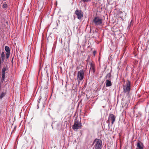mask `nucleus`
Listing matches in <instances>:
<instances>
[{
  "label": "nucleus",
  "mask_w": 149,
  "mask_h": 149,
  "mask_svg": "<svg viewBox=\"0 0 149 149\" xmlns=\"http://www.w3.org/2000/svg\"><path fill=\"white\" fill-rule=\"evenodd\" d=\"M111 85V82L110 80H107L106 81V86L107 87L110 86Z\"/></svg>",
  "instance_id": "11"
},
{
  "label": "nucleus",
  "mask_w": 149,
  "mask_h": 149,
  "mask_svg": "<svg viewBox=\"0 0 149 149\" xmlns=\"http://www.w3.org/2000/svg\"><path fill=\"white\" fill-rule=\"evenodd\" d=\"M94 23L96 26H102V19L99 17L96 16L95 17L93 20Z\"/></svg>",
  "instance_id": "3"
},
{
  "label": "nucleus",
  "mask_w": 149,
  "mask_h": 149,
  "mask_svg": "<svg viewBox=\"0 0 149 149\" xmlns=\"http://www.w3.org/2000/svg\"><path fill=\"white\" fill-rule=\"evenodd\" d=\"M132 24H133L132 23V21H131L130 24L128 26L127 29H129L131 27V25Z\"/></svg>",
  "instance_id": "16"
},
{
  "label": "nucleus",
  "mask_w": 149,
  "mask_h": 149,
  "mask_svg": "<svg viewBox=\"0 0 149 149\" xmlns=\"http://www.w3.org/2000/svg\"><path fill=\"white\" fill-rule=\"evenodd\" d=\"M110 121L109 120H107V123L108 124V127H109V126L110 125Z\"/></svg>",
  "instance_id": "17"
},
{
  "label": "nucleus",
  "mask_w": 149,
  "mask_h": 149,
  "mask_svg": "<svg viewBox=\"0 0 149 149\" xmlns=\"http://www.w3.org/2000/svg\"><path fill=\"white\" fill-rule=\"evenodd\" d=\"M41 98H40L38 100V103H39L40 102V100H41Z\"/></svg>",
  "instance_id": "19"
},
{
  "label": "nucleus",
  "mask_w": 149,
  "mask_h": 149,
  "mask_svg": "<svg viewBox=\"0 0 149 149\" xmlns=\"http://www.w3.org/2000/svg\"><path fill=\"white\" fill-rule=\"evenodd\" d=\"M84 71L83 70H81L78 72L77 79L78 80L82 81L84 78Z\"/></svg>",
  "instance_id": "5"
},
{
  "label": "nucleus",
  "mask_w": 149,
  "mask_h": 149,
  "mask_svg": "<svg viewBox=\"0 0 149 149\" xmlns=\"http://www.w3.org/2000/svg\"><path fill=\"white\" fill-rule=\"evenodd\" d=\"M7 70V68L6 67H4L2 69V71L1 72V81L2 83H3L4 80V79L5 78V72Z\"/></svg>",
  "instance_id": "8"
},
{
  "label": "nucleus",
  "mask_w": 149,
  "mask_h": 149,
  "mask_svg": "<svg viewBox=\"0 0 149 149\" xmlns=\"http://www.w3.org/2000/svg\"><path fill=\"white\" fill-rule=\"evenodd\" d=\"M96 54V52L95 51H94L93 52V54L94 56H95V54Z\"/></svg>",
  "instance_id": "18"
},
{
  "label": "nucleus",
  "mask_w": 149,
  "mask_h": 149,
  "mask_svg": "<svg viewBox=\"0 0 149 149\" xmlns=\"http://www.w3.org/2000/svg\"><path fill=\"white\" fill-rule=\"evenodd\" d=\"M75 13L77 16V18L80 19L83 17V12L81 10L77 9L76 10Z\"/></svg>",
  "instance_id": "7"
},
{
  "label": "nucleus",
  "mask_w": 149,
  "mask_h": 149,
  "mask_svg": "<svg viewBox=\"0 0 149 149\" xmlns=\"http://www.w3.org/2000/svg\"><path fill=\"white\" fill-rule=\"evenodd\" d=\"M87 63L90 65V71L94 73L95 71V64L92 63L91 61L88 60L87 61Z\"/></svg>",
  "instance_id": "6"
},
{
  "label": "nucleus",
  "mask_w": 149,
  "mask_h": 149,
  "mask_svg": "<svg viewBox=\"0 0 149 149\" xmlns=\"http://www.w3.org/2000/svg\"><path fill=\"white\" fill-rule=\"evenodd\" d=\"M10 52L7 53L6 54V58L7 59L9 57L10 55Z\"/></svg>",
  "instance_id": "14"
},
{
  "label": "nucleus",
  "mask_w": 149,
  "mask_h": 149,
  "mask_svg": "<svg viewBox=\"0 0 149 149\" xmlns=\"http://www.w3.org/2000/svg\"><path fill=\"white\" fill-rule=\"evenodd\" d=\"M111 74V73H108L106 75L105 77L106 79H107V80H110Z\"/></svg>",
  "instance_id": "12"
},
{
  "label": "nucleus",
  "mask_w": 149,
  "mask_h": 149,
  "mask_svg": "<svg viewBox=\"0 0 149 149\" xmlns=\"http://www.w3.org/2000/svg\"><path fill=\"white\" fill-rule=\"evenodd\" d=\"M7 7V5L6 3H3V7L4 8H6Z\"/></svg>",
  "instance_id": "15"
},
{
  "label": "nucleus",
  "mask_w": 149,
  "mask_h": 149,
  "mask_svg": "<svg viewBox=\"0 0 149 149\" xmlns=\"http://www.w3.org/2000/svg\"><path fill=\"white\" fill-rule=\"evenodd\" d=\"M93 145H94V149H101L102 148V141L99 139H95L93 141Z\"/></svg>",
  "instance_id": "1"
},
{
  "label": "nucleus",
  "mask_w": 149,
  "mask_h": 149,
  "mask_svg": "<svg viewBox=\"0 0 149 149\" xmlns=\"http://www.w3.org/2000/svg\"><path fill=\"white\" fill-rule=\"evenodd\" d=\"M82 127L81 122L78 120H75L74 124L72 127V129L74 130H77L78 129L81 128Z\"/></svg>",
  "instance_id": "4"
},
{
  "label": "nucleus",
  "mask_w": 149,
  "mask_h": 149,
  "mask_svg": "<svg viewBox=\"0 0 149 149\" xmlns=\"http://www.w3.org/2000/svg\"><path fill=\"white\" fill-rule=\"evenodd\" d=\"M5 49L7 53L10 52V48L6 46L5 47Z\"/></svg>",
  "instance_id": "13"
},
{
  "label": "nucleus",
  "mask_w": 149,
  "mask_h": 149,
  "mask_svg": "<svg viewBox=\"0 0 149 149\" xmlns=\"http://www.w3.org/2000/svg\"><path fill=\"white\" fill-rule=\"evenodd\" d=\"M130 84V82L129 80H128L126 83L125 85H123L124 93H127V94L129 93L131 90Z\"/></svg>",
  "instance_id": "2"
},
{
  "label": "nucleus",
  "mask_w": 149,
  "mask_h": 149,
  "mask_svg": "<svg viewBox=\"0 0 149 149\" xmlns=\"http://www.w3.org/2000/svg\"><path fill=\"white\" fill-rule=\"evenodd\" d=\"M116 117L112 114H110L109 115L108 120H109L111 121V124H113L115 120Z\"/></svg>",
  "instance_id": "9"
},
{
  "label": "nucleus",
  "mask_w": 149,
  "mask_h": 149,
  "mask_svg": "<svg viewBox=\"0 0 149 149\" xmlns=\"http://www.w3.org/2000/svg\"><path fill=\"white\" fill-rule=\"evenodd\" d=\"M143 144L141 142L139 141L137 143L136 149H143Z\"/></svg>",
  "instance_id": "10"
}]
</instances>
